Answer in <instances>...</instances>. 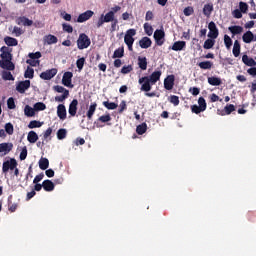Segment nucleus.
Segmentation results:
<instances>
[{
	"label": "nucleus",
	"mask_w": 256,
	"mask_h": 256,
	"mask_svg": "<svg viewBox=\"0 0 256 256\" xmlns=\"http://www.w3.org/2000/svg\"><path fill=\"white\" fill-rule=\"evenodd\" d=\"M191 111H192V113H195L196 115H199V113H203V111H205V110L200 106L192 105L191 106Z\"/></svg>",
	"instance_id": "13d9d810"
},
{
	"label": "nucleus",
	"mask_w": 256,
	"mask_h": 256,
	"mask_svg": "<svg viewBox=\"0 0 256 256\" xmlns=\"http://www.w3.org/2000/svg\"><path fill=\"white\" fill-rule=\"evenodd\" d=\"M208 83H209V85H212L213 87H219V85H221V83H223V81H221V78H219L217 76H211V77H208Z\"/></svg>",
	"instance_id": "393cba45"
},
{
	"label": "nucleus",
	"mask_w": 256,
	"mask_h": 256,
	"mask_svg": "<svg viewBox=\"0 0 256 256\" xmlns=\"http://www.w3.org/2000/svg\"><path fill=\"white\" fill-rule=\"evenodd\" d=\"M242 41L244 43H253L256 41V35L253 34L250 30H248L246 33L243 34L242 36Z\"/></svg>",
	"instance_id": "f3484780"
},
{
	"label": "nucleus",
	"mask_w": 256,
	"mask_h": 256,
	"mask_svg": "<svg viewBox=\"0 0 256 256\" xmlns=\"http://www.w3.org/2000/svg\"><path fill=\"white\" fill-rule=\"evenodd\" d=\"M52 133H53V128H51V127L47 128V130L43 133V140H45L46 143H49V141H51V139H53L51 137Z\"/></svg>",
	"instance_id": "a19ab883"
},
{
	"label": "nucleus",
	"mask_w": 256,
	"mask_h": 256,
	"mask_svg": "<svg viewBox=\"0 0 256 256\" xmlns=\"http://www.w3.org/2000/svg\"><path fill=\"white\" fill-rule=\"evenodd\" d=\"M239 8L242 13H247V11H249V5L245 2H239Z\"/></svg>",
	"instance_id": "680f3d73"
},
{
	"label": "nucleus",
	"mask_w": 256,
	"mask_h": 256,
	"mask_svg": "<svg viewBox=\"0 0 256 256\" xmlns=\"http://www.w3.org/2000/svg\"><path fill=\"white\" fill-rule=\"evenodd\" d=\"M198 67L203 70H210L213 69V62L211 61H203L198 63Z\"/></svg>",
	"instance_id": "72a5a7b5"
},
{
	"label": "nucleus",
	"mask_w": 256,
	"mask_h": 256,
	"mask_svg": "<svg viewBox=\"0 0 256 256\" xmlns=\"http://www.w3.org/2000/svg\"><path fill=\"white\" fill-rule=\"evenodd\" d=\"M168 101L170 103H172V105H174V107H177L179 105V103H180L179 96H176V95H171L168 98Z\"/></svg>",
	"instance_id": "8fccbe9b"
},
{
	"label": "nucleus",
	"mask_w": 256,
	"mask_h": 256,
	"mask_svg": "<svg viewBox=\"0 0 256 256\" xmlns=\"http://www.w3.org/2000/svg\"><path fill=\"white\" fill-rule=\"evenodd\" d=\"M39 168L42 170V171H46V169H49V159L47 158H41L39 160Z\"/></svg>",
	"instance_id": "c9c22d12"
},
{
	"label": "nucleus",
	"mask_w": 256,
	"mask_h": 256,
	"mask_svg": "<svg viewBox=\"0 0 256 256\" xmlns=\"http://www.w3.org/2000/svg\"><path fill=\"white\" fill-rule=\"evenodd\" d=\"M44 41L47 45H55L59 39H57V36L49 34L44 37Z\"/></svg>",
	"instance_id": "cd10ccee"
},
{
	"label": "nucleus",
	"mask_w": 256,
	"mask_h": 256,
	"mask_svg": "<svg viewBox=\"0 0 256 256\" xmlns=\"http://www.w3.org/2000/svg\"><path fill=\"white\" fill-rule=\"evenodd\" d=\"M24 77L25 79H33V77H35V70L28 66L24 73Z\"/></svg>",
	"instance_id": "79ce46f5"
},
{
	"label": "nucleus",
	"mask_w": 256,
	"mask_h": 256,
	"mask_svg": "<svg viewBox=\"0 0 256 256\" xmlns=\"http://www.w3.org/2000/svg\"><path fill=\"white\" fill-rule=\"evenodd\" d=\"M136 133L138 135H144V133H147V123H142L136 127Z\"/></svg>",
	"instance_id": "ea45409f"
},
{
	"label": "nucleus",
	"mask_w": 256,
	"mask_h": 256,
	"mask_svg": "<svg viewBox=\"0 0 256 256\" xmlns=\"http://www.w3.org/2000/svg\"><path fill=\"white\" fill-rule=\"evenodd\" d=\"M91 45V39L87 34L81 33L77 40V47L80 50L87 49Z\"/></svg>",
	"instance_id": "7ed1b4c3"
},
{
	"label": "nucleus",
	"mask_w": 256,
	"mask_h": 256,
	"mask_svg": "<svg viewBox=\"0 0 256 256\" xmlns=\"http://www.w3.org/2000/svg\"><path fill=\"white\" fill-rule=\"evenodd\" d=\"M175 87V75H169L164 79V88L171 91Z\"/></svg>",
	"instance_id": "f8f14e48"
},
{
	"label": "nucleus",
	"mask_w": 256,
	"mask_h": 256,
	"mask_svg": "<svg viewBox=\"0 0 256 256\" xmlns=\"http://www.w3.org/2000/svg\"><path fill=\"white\" fill-rule=\"evenodd\" d=\"M76 67L78 71H83V67H85V57L79 58L76 61Z\"/></svg>",
	"instance_id": "3c124183"
},
{
	"label": "nucleus",
	"mask_w": 256,
	"mask_h": 256,
	"mask_svg": "<svg viewBox=\"0 0 256 256\" xmlns=\"http://www.w3.org/2000/svg\"><path fill=\"white\" fill-rule=\"evenodd\" d=\"M4 42L8 47H17L19 45V41L11 36H6Z\"/></svg>",
	"instance_id": "412c9836"
},
{
	"label": "nucleus",
	"mask_w": 256,
	"mask_h": 256,
	"mask_svg": "<svg viewBox=\"0 0 256 256\" xmlns=\"http://www.w3.org/2000/svg\"><path fill=\"white\" fill-rule=\"evenodd\" d=\"M102 105H104L106 107V109L111 110V111H113V110L117 109V107H119V105H117V103L109 102V101H104L102 103Z\"/></svg>",
	"instance_id": "37998d69"
},
{
	"label": "nucleus",
	"mask_w": 256,
	"mask_h": 256,
	"mask_svg": "<svg viewBox=\"0 0 256 256\" xmlns=\"http://www.w3.org/2000/svg\"><path fill=\"white\" fill-rule=\"evenodd\" d=\"M186 48H187V42L176 41L173 43L170 49H172V51H185Z\"/></svg>",
	"instance_id": "a211bd4d"
},
{
	"label": "nucleus",
	"mask_w": 256,
	"mask_h": 256,
	"mask_svg": "<svg viewBox=\"0 0 256 256\" xmlns=\"http://www.w3.org/2000/svg\"><path fill=\"white\" fill-rule=\"evenodd\" d=\"M2 79L3 81H15V77L11 74V71L3 70L2 71Z\"/></svg>",
	"instance_id": "f704fd0d"
},
{
	"label": "nucleus",
	"mask_w": 256,
	"mask_h": 256,
	"mask_svg": "<svg viewBox=\"0 0 256 256\" xmlns=\"http://www.w3.org/2000/svg\"><path fill=\"white\" fill-rule=\"evenodd\" d=\"M0 51L1 61H8L9 59H13V54L9 52V48L7 46L1 47Z\"/></svg>",
	"instance_id": "ddd939ff"
},
{
	"label": "nucleus",
	"mask_w": 256,
	"mask_h": 256,
	"mask_svg": "<svg viewBox=\"0 0 256 256\" xmlns=\"http://www.w3.org/2000/svg\"><path fill=\"white\" fill-rule=\"evenodd\" d=\"M153 45V41H151V38L145 36L139 41V46L141 49H149Z\"/></svg>",
	"instance_id": "6ab92c4d"
},
{
	"label": "nucleus",
	"mask_w": 256,
	"mask_h": 256,
	"mask_svg": "<svg viewBox=\"0 0 256 256\" xmlns=\"http://www.w3.org/2000/svg\"><path fill=\"white\" fill-rule=\"evenodd\" d=\"M138 67L142 71H147V57H138Z\"/></svg>",
	"instance_id": "c756f323"
},
{
	"label": "nucleus",
	"mask_w": 256,
	"mask_h": 256,
	"mask_svg": "<svg viewBox=\"0 0 256 256\" xmlns=\"http://www.w3.org/2000/svg\"><path fill=\"white\" fill-rule=\"evenodd\" d=\"M13 151V143L3 142L0 143V153H4V155H8Z\"/></svg>",
	"instance_id": "dca6fc26"
},
{
	"label": "nucleus",
	"mask_w": 256,
	"mask_h": 256,
	"mask_svg": "<svg viewBox=\"0 0 256 256\" xmlns=\"http://www.w3.org/2000/svg\"><path fill=\"white\" fill-rule=\"evenodd\" d=\"M95 111H97V103L94 102L89 106V109L86 113V117L89 119V121L93 119V115H95Z\"/></svg>",
	"instance_id": "b1692460"
},
{
	"label": "nucleus",
	"mask_w": 256,
	"mask_h": 256,
	"mask_svg": "<svg viewBox=\"0 0 256 256\" xmlns=\"http://www.w3.org/2000/svg\"><path fill=\"white\" fill-rule=\"evenodd\" d=\"M212 13H213V3L205 4L203 7V15H205V17H211Z\"/></svg>",
	"instance_id": "bb28decb"
},
{
	"label": "nucleus",
	"mask_w": 256,
	"mask_h": 256,
	"mask_svg": "<svg viewBox=\"0 0 256 256\" xmlns=\"http://www.w3.org/2000/svg\"><path fill=\"white\" fill-rule=\"evenodd\" d=\"M72 81L73 72H65L62 77V85H64V87H70V89H73Z\"/></svg>",
	"instance_id": "6e6552de"
},
{
	"label": "nucleus",
	"mask_w": 256,
	"mask_h": 256,
	"mask_svg": "<svg viewBox=\"0 0 256 256\" xmlns=\"http://www.w3.org/2000/svg\"><path fill=\"white\" fill-rule=\"evenodd\" d=\"M53 89H54V91H56V93L65 94L66 92H69V90H67L65 87L59 86V85L54 86Z\"/></svg>",
	"instance_id": "e2e57ef3"
},
{
	"label": "nucleus",
	"mask_w": 256,
	"mask_h": 256,
	"mask_svg": "<svg viewBox=\"0 0 256 256\" xmlns=\"http://www.w3.org/2000/svg\"><path fill=\"white\" fill-rule=\"evenodd\" d=\"M235 111V105L233 104H227L224 107V110L221 111L220 115H231Z\"/></svg>",
	"instance_id": "c85d7f7f"
},
{
	"label": "nucleus",
	"mask_w": 256,
	"mask_h": 256,
	"mask_svg": "<svg viewBox=\"0 0 256 256\" xmlns=\"http://www.w3.org/2000/svg\"><path fill=\"white\" fill-rule=\"evenodd\" d=\"M131 71H133V65H127L122 67L120 73H122V75H127L131 73Z\"/></svg>",
	"instance_id": "5fc2aeb1"
},
{
	"label": "nucleus",
	"mask_w": 256,
	"mask_h": 256,
	"mask_svg": "<svg viewBox=\"0 0 256 256\" xmlns=\"http://www.w3.org/2000/svg\"><path fill=\"white\" fill-rule=\"evenodd\" d=\"M79 105V101L77 99H73L68 108V113L70 117H75L77 115V106Z\"/></svg>",
	"instance_id": "4468645a"
},
{
	"label": "nucleus",
	"mask_w": 256,
	"mask_h": 256,
	"mask_svg": "<svg viewBox=\"0 0 256 256\" xmlns=\"http://www.w3.org/2000/svg\"><path fill=\"white\" fill-rule=\"evenodd\" d=\"M137 35V30L131 28L126 31L124 36V43L127 45L129 51H133V44L135 43V37Z\"/></svg>",
	"instance_id": "f03ea898"
},
{
	"label": "nucleus",
	"mask_w": 256,
	"mask_h": 256,
	"mask_svg": "<svg viewBox=\"0 0 256 256\" xmlns=\"http://www.w3.org/2000/svg\"><path fill=\"white\" fill-rule=\"evenodd\" d=\"M67 137V129L61 128L57 131V139L63 141Z\"/></svg>",
	"instance_id": "a18cd8bd"
},
{
	"label": "nucleus",
	"mask_w": 256,
	"mask_h": 256,
	"mask_svg": "<svg viewBox=\"0 0 256 256\" xmlns=\"http://www.w3.org/2000/svg\"><path fill=\"white\" fill-rule=\"evenodd\" d=\"M47 109V105L43 102H37L34 104V111H45Z\"/></svg>",
	"instance_id": "49530a36"
},
{
	"label": "nucleus",
	"mask_w": 256,
	"mask_h": 256,
	"mask_svg": "<svg viewBox=\"0 0 256 256\" xmlns=\"http://www.w3.org/2000/svg\"><path fill=\"white\" fill-rule=\"evenodd\" d=\"M242 63L247 65V67H256V61L253 58L248 57L247 54L242 56Z\"/></svg>",
	"instance_id": "aec40b11"
},
{
	"label": "nucleus",
	"mask_w": 256,
	"mask_h": 256,
	"mask_svg": "<svg viewBox=\"0 0 256 256\" xmlns=\"http://www.w3.org/2000/svg\"><path fill=\"white\" fill-rule=\"evenodd\" d=\"M124 55H125V48L120 47L114 51L112 58L113 59H121V57H124Z\"/></svg>",
	"instance_id": "473e14b6"
},
{
	"label": "nucleus",
	"mask_w": 256,
	"mask_h": 256,
	"mask_svg": "<svg viewBox=\"0 0 256 256\" xmlns=\"http://www.w3.org/2000/svg\"><path fill=\"white\" fill-rule=\"evenodd\" d=\"M208 29H209V33H208L209 39H217L219 37V29L217 28V25L215 24V22L211 21L208 24Z\"/></svg>",
	"instance_id": "423d86ee"
},
{
	"label": "nucleus",
	"mask_w": 256,
	"mask_h": 256,
	"mask_svg": "<svg viewBox=\"0 0 256 256\" xmlns=\"http://www.w3.org/2000/svg\"><path fill=\"white\" fill-rule=\"evenodd\" d=\"M144 31H145L146 35H148V37H151V35H153V26H151V24H149V23H145Z\"/></svg>",
	"instance_id": "603ef678"
},
{
	"label": "nucleus",
	"mask_w": 256,
	"mask_h": 256,
	"mask_svg": "<svg viewBox=\"0 0 256 256\" xmlns=\"http://www.w3.org/2000/svg\"><path fill=\"white\" fill-rule=\"evenodd\" d=\"M8 210H9L11 213H15V211H17V204L11 202L10 199H8Z\"/></svg>",
	"instance_id": "052dcab7"
},
{
	"label": "nucleus",
	"mask_w": 256,
	"mask_h": 256,
	"mask_svg": "<svg viewBox=\"0 0 256 256\" xmlns=\"http://www.w3.org/2000/svg\"><path fill=\"white\" fill-rule=\"evenodd\" d=\"M28 57L34 61L35 59H41V52L29 53Z\"/></svg>",
	"instance_id": "774afa93"
},
{
	"label": "nucleus",
	"mask_w": 256,
	"mask_h": 256,
	"mask_svg": "<svg viewBox=\"0 0 256 256\" xmlns=\"http://www.w3.org/2000/svg\"><path fill=\"white\" fill-rule=\"evenodd\" d=\"M198 105H199L198 107L202 108L204 111L207 110V102L205 101V98L200 97L198 99Z\"/></svg>",
	"instance_id": "bf43d9fd"
},
{
	"label": "nucleus",
	"mask_w": 256,
	"mask_h": 256,
	"mask_svg": "<svg viewBox=\"0 0 256 256\" xmlns=\"http://www.w3.org/2000/svg\"><path fill=\"white\" fill-rule=\"evenodd\" d=\"M44 191L51 192L55 189V183L51 180H44L42 183Z\"/></svg>",
	"instance_id": "5701e85b"
},
{
	"label": "nucleus",
	"mask_w": 256,
	"mask_h": 256,
	"mask_svg": "<svg viewBox=\"0 0 256 256\" xmlns=\"http://www.w3.org/2000/svg\"><path fill=\"white\" fill-rule=\"evenodd\" d=\"M7 107L8 109H15V99L13 97L8 98L7 100Z\"/></svg>",
	"instance_id": "69168bd1"
},
{
	"label": "nucleus",
	"mask_w": 256,
	"mask_h": 256,
	"mask_svg": "<svg viewBox=\"0 0 256 256\" xmlns=\"http://www.w3.org/2000/svg\"><path fill=\"white\" fill-rule=\"evenodd\" d=\"M55 75H57V68H52L42 72L40 74V79H43L44 81H51Z\"/></svg>",
	"instance_id": "1a4fd4ad"
},
{
	"label": "nucleus",
	"mask_w": 256,
	"mask_h": 256,
	"mask_svg": "<svg viewBox=\"0 0 256 256\" xmlns=\"http://www.w3.org/2000/svg\"><path fill=\"white\" fill-rule=\"evenodd\" d=\"M95 15V12L92 10H87L86 12L81 13L77 18V23H85V21H89L91 17Z\"/></svg>",
	"instance_id": "9b49d317"
},
{
	"label": "nucleus",
	"mask_w": 256,
	"mask_h": 256,
	"mask_svg": "<svg viewBox=\"0 0 256 256\" xmlns=\"http://www.w3.org/2000/svg\"><path fill=\"white\" fill-rule=\"evenodd\" d=\"M103 19L106 23H111V21H115V12L109 11L105 15H103Z\"/></svg>",
	"instance_id": "58836bf2"
},
{
	"label": "nucleus",
	"mask_w": 256,
	"mask_h": 256,
	"mask_svg": "<svg viewBox=\"0 0 256 256\" xmlns=\"http://www.w3.org/2000/svg\"><path fill=\"white\" fill-rule=\"evenodd\" d=\"M18 25H23L24 27H31L33 25V20H30L29 18L25 16H21L18 18Z\"/></svg>",
	"instance_id": "4be33fe9"
},
{
	"label": "nucleus",
	"mask_w": 256,
	"mask_h": 256,
	"mask_svg": "<svg viewBox=\"0 0 256 256\" xmlns=\"http://www.w3.org/2000/svg\"><path fill=\"white\" fill-rule=\"evenodd\" d=\"M5 131L8 135H13L15 129L13 128V124H11L10 122L9 123H6L5 124Z\"/></svg>",
	"instance_id": "4d7b16f0"
},
{
	"label": "nucleus",
	"mask_w": 256,
	"mask_h": 256,
	"mask_svg": "<svg viewBox=\"0 0 256 256\" xmlns=\"http://www.w3.org/2000/svg\"><path fill=\"white\" fill-rule=\"evenodd\" d=\"M111 114H105L100 116L97 121L98 123H107V125H111V123H109L111 121Z\"/></svg>",
	"instance_id": "e433bc0d"
},
{
	"label": "nucleus",
	"mask_w": 256,
	"mask_h": 256,
	"mask_svg": "<svg viewBox=\"0 0 256 256\" xmlns=\"http://www.w3.org/2000/svg\"><path fill=\"white\" fill-rule=\"evenodd\" d=\"M214 46H215V39L213 38H209L205 40L203 45L204 49H213Z\"/></svg>",
	"instance_id": "c03bdc74"
},
{
	"label": "nucleus",
	"mask_w": 256,
	"mask_h": 256,
	"mask_svg": "<svg viewBox=\"0 0 256 256\" xmlns=\"http://www.w3.org/2000/svg\"><path fill=\"white\" fill-rule=\"evenodd\" d=\"M42 125H43V122H39L37 120H32L28 124V128L29 129H37V128L41 127Z\"/></svg>",
	"instance_id": "de8ad7c7"
},
{
	"label": "nucleus",
	"mask_w": 256,
	"mask_h": 256,
	"mask_svg": "<svg viewBox=\"0 0 256 256\" xmlns=\"http://www.w3.org/2000/svg\"><path fill=\"white\" fill-rule=\"evenodd\" d=\"M18 163L15 158H10L9 160H6L2 164V173L7 174L9 171H14L16 169Z\"/></svg>",
	"instance_id": "20e7f679"
},
{
	"label": "nucleus",
	"mask_w": 256,
	"mask_h": 256,
	"mask_svg": "<svg viewBox=\"0 0 256 256\" xmlns=\"http://www.w3.org/2000/svg\"><path fill=\"white\" fill-rule=\"evenodd\" d=\"M161 71H154L149 76H144L139 78L138 83L141 85L140 91H144L146 97H155V92H149L153 88V85L157 83L161 79Z\"/></svg>",
	"instance_id": "f257e3e1"
},
{
	"label": "nucleus",
	"mask_w": 256,
	"mask_h": 256,
	"mask_svg": "<svg viewBox=\"0 0 256 256\" xmlns=\"http://www.w3.org/2000/svg\"><path fill=\"white\" fill-rule=\"evenodd\" d=\"M31 87V80H24V81H20L17 83L16 85V91L18 93H25V91H27V89H29Z\"/></svg>",
	"instance_id": "0eeeda50"
},
{
	"label": "nucleus",
	"mask_w": 256,
	"mask_h": 256,
	"mask_svg": "<svg viewBox=\"0 0 256 256\" xmlns=\"http://www.w3.org/2000/svg\"><path fill=\"white\" fill-rule=\"evenodd\" d=\"M228 31H230V33H232L233 36L241 35V33H243V26H230L228 27Z\"/></svg>",
	"instance_id": "a878e982"
},
{
	"label": "nucleus",
	"mask_w": 256,
	"mask_h": 256,
	"mask_svg": "<svg viewBox=\"0 0 256 256\" xmlns=\"http://www.w3.org/2000/svg\"><path fill=\"white\" fill-rule=\"evenodd\" d=\"M0 67L6 71H15V63H13V59L0 60Z\"/></svg>",
	"instance_id": "9d476101"
},
{
	"label": "nucleus",
	"mask_w": 256,
	"mask_h": 256,
	"mask_svg": "<svg viewBox=\"0 0 256 256\" xmlns=\"http://www.w3.org/2000/svg\"><path fill=\"white\" fill-rule=\"evenodd\" d=\"M124 111H127V102L122 100L119 105L118 113L119 115L123 114Z\"/></svg>",
	"instance_id": "6e6d98bb"
},
{
	"label": "nucleus",
	"mask_w": 256,
	"mask_h": 256,
	"mask_svg": "<svg viewBox=\"0 0 256 256\" xmlns=\"http://www.w3.org/2000/svg\"><path fill=\"white\" fill-rule=\"evenodd\" d=\"M27 159V147H23L20 153V161H25Z\"/></svg>",
	"instance_id": "338daca9"
},
{
	"label": "nucleus",
	"mask_w": 256,
	"mask_h": 256,
	"mask_svg": "<svg viewBox=\"0 0 256 256\" xmlns=\"http://www.w3.org/2000/svg\"><path fill=\"white\" fill-rule=\"evenodd\" d=\"M154 41L158 47H161L165 43V30L157 29L154 32Z\"/></svg>",
	"instance_id": "39448f33"
},
{
	"label": "nucleus",
	"mask_w": 256,
	"mask_h": 256,
	"mask_svg": "<svg viewBox=\"0 0 256 256\" xmlns=\"http://www.w3.org/2000/svg\"><path fill=\"white\" fill-rule=\"evenodd\" d=\"M62 29L66 33H73V26H71V24H67V23L62 24Z\"/></svg>",
	"instance_id": "0e129e2a"
},
{
	"label": "nucleus",
	"mask_w": 256,
	"mask_h": 256,
	"mask_svg": "<svg viewBox=\"0 0 256 256\" xmlns=\"http://www.w3.org/2000/svg\"><path fill=\"white\" fill-rule=\"evenodd\" d=\"M57 116L61 121H65V119H67V108H65V104H59L57 106Z\"/></svg>",
	"instance_id": "2eb2a0df"
},
{
	"label": "nucleus",
	"mask_w": 256,
	"mask_h": 256,
	"mask_svg": "<svg viewBox=\"0 0 256 256\" xmlns=\"http://www.w3.org/2000/svg\"><path fill=\"white\" fill-rule=\"evenodd\" d=\"M69 98V92H65L64 94L60 95V96H56L55 97V101L57 103H63V101H65V99Z\"/></svg>",
	"instance_id": "864d4df0"
},
{
	"label": "nucleus",
	"mask_w": 256,
	"mask_h": 256,
	"mask_svg": "<svg viewBox=\"0 0 256 256\" xmlns=\"http://www.w3.org/2000/svg\"><path fill=\"white\" fill-rule=\"evenodd\" d=\"M232 53L234 57H239V55H241V44L239 43V40H235Z\"/></svg>",
	"instance_id": "7c9ffc66"
},
{
	"label": "nucleus",
	"mask_w": 256,
	"mask_h": 256,
	"mask_svg": "<svg viewBox=\"0 0 256 256\" xmlns=\"http://www.w3.org/2000/svg\"><path fill=\"white\" fill-rule=\"evenodd\" d=\"M224 45L228 49H231V47L233 45V40L227 34L224 35Z\"/></svg>",
	"instance_id": "09e8293b"
},
{
	"label": "nucleus",
	"mask_w": 256,
	"mask_h": 256,
	"mask_svg": "<svg viewBox=\"0 0 256 256\" xmlns=\"http://www.w3.org/2000/svg\"><path fill=\"white\" fill-rule=\"evenodd\" d=\"M27 141L30 143H37V141H39V135H37V132L30 131L27 136Z\"/></svg>",
	"instance_id": "2f4dec72"
},
{
	"label": "nucleus",
	"mask_w": 256,
	"mask_h": 256,
	"mask_svg": "<svg viewBox=\"0 0 256 256\" xmlns=\"http://www.w3.org/2000/svg\"><path fill=\"white\" fill-rule=\"evenodd\" d=\"M24 115H26V117H35V108L26 105L24 108Z\"/></svg>",
	"instance_id": "4c0bfd02"
}]
</instances>
